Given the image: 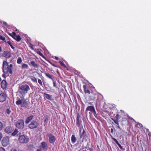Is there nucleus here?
Returning a JSON list of instances; mask_svg holds the SVG:
<instances>
[{
    "label": "nucleus",
    "mask_w": 151,
    "mask_h": 151,
    "mask_svg": "<svg viewBox=\"0 0 151 151\" xmlns=\"http://www.w3.org/2000/svg\"><path fill=\"white\" fill-rule=\"evenodd\" d=\"M2 65V70L4 73L2 75V77L6 78L11 76L13 73V65L12 64L9 65L7 61H4L3 62Z\"/></svg>",
    "instance_id": "obj_1"
},
{
    "label": "nucleus",
    "mask_w": 151,
    "mask_h": 151,
    "mask_svg": "<svg viewBox=\"0 0 151 151\" xmlns=\"http://www.w3.org/2000/svg\"><path fill=\"white\" fill-rule=\"evenodd\" d=\"M79 136L80 138L82 139V141L81 142V145L79 142L76 144L77 146H78V147L80 148V151L83 149L84 148V146L83 144H82L83 142L85 140H86V138L88 137V135L86 134V132L85 129H79Z\"/></svg>",
    "instance_id": "obj_2"
},
{
    "label": "nucleus",
    "mask_w": 151,
    "mask_h": 151,
    "mask_svg": "<svg viewBox=\"0 0 151 151\" xmlns=\"http://www.w3.org/2000/svg\"><path fill=\"white\" fill-rule=\"evenodd\" d=\"M30 89L28 85L25 84L19 86L18 87V91L21 95L27 93Z\"/></svg>",
    "instance_id": "obj_3"
},
{
    "label": "nucleus",
    "mask_w": 151,
    "mask_h": 151,
    "mask_svg": "<svg viewBox=\"0 0 151 151\" xmlns=\"http://www.w3.org/2000/svg\"><path fill=\"white\" fill-rule=\"evenodd\" d=\"M21 133L19 132L17 135V137H19L18 139L19 142L21 143H27L29 141V139L27 136L24 135H21Z\"/></svg>",
    "instance_id": "obj_4"
},
{
    "label": "nucleus",
    "mask_w": 151,
    "mask_h": 151,
    "mask_svg": "<svg viewBox=\"0 0 151 151\" xmlns=\"http://www.w3.org/2000/svg\"><path fill=\"white\" fill-rule=\"evenodd\" d=\"M39 126L38 122L35 120L32 121L29 125L28 127L30 129H35L37 128Z\"/></svg>",
    "instance_id": "obj_5"
},
{
    "label": "nucleus",
    "mask_w": 151,
    "mask_h": 151,
    "mask_svg": "<svg viewBox=\"0 0 151 151\" xmlns=\"http://www.w3.org/2000/svg\"><path fill=\"white\" fill-rule=\"evenodd\" d=\"M80 116L79 114H78L76 120V124L78 127L79 128V129H83V126L82 124V121L80 119Z\"/></svg>",
    "instance_id": "obj_6"
},
{
    "label": "nucleus",
    "mask_w": 151,
    "mask_h": 151,
    "mask_svg": "<svg viewBox=\"0 0 151 151\" xmlns=\"http://www.w3.org/2000/svg\"><path fill=\"white\" fill-rule=\"evenodd\" d=\"M16 126L19 129H23L24 127V121L22 119L19 120L17 122Z\"/></svg>",
    "instance_id": "obj_7"
},
{
    "label": "nucleus",
    "mask_w": 151,
    "mask_h": 151,
    "mask_svg": "<svg viewBox=\"0 0 151 151\" xmlns=\"http://www.w3.org/2000/svg\"><path fill=\"white\" fill-rule=\"evenodd\" d=\"M83 88L84 92L86 94L90 95L91 93H92V92H93L91 90L89 87L86 85H83Z\"/></svg>",
    "instance_id": "obj_8"
},
{
    "label": "nucleus",
    "mask_w": 151,
    "mask_h": 151,
    "mask_svg": "<svg viewBox=\"0 0 151 151\" xmlns=\"http://www.w3.org/2000/svg\"><path fill=\"white\" fill-rule=\"evenodd\" d=\"M9 137L8 136H6L4 137L2 141V145L4 147L6 146L9 143Z\"/></svg>",
    "instance_id": "obj_9"
},
{
    "label": "nucleus",
    "mask_w": 151,
    "mask_h": 151,
    "mask_svg": "<svg viewBox=\"0 0 151 151\" xmlns=\"http://www.w3.org/2000/svg\"><path fill=\"white\" fill-rule=\"evenodd\" d=\"M47 136L49 137V142L50 143H54L56 141L55 137L51 134H48Z\"/></svg>",
    "instance_id": "obj_10"
},
{
    "label": "nucleus",
    "mask_w": 151,
    "mask_h": 151,
    "mask_svg": "<svg viewBox=\"0 0 151 151\" xmlns=\"http://www.w3.org/2000/svg\"><path fill=\"white\" fill-rule=\"evenodd\" d=\"M7 97V95L4 92H2L0 94V102H3L5 101Z\"/></svg>",
    "instance_id": "obj_11"
},
{
    "label": "nucleus",
    "mask_w": 151,
    "mask_h": 151,
    "mask_svg": "<svg viewBox=\"0 0 151 151\" xmlns=\"http://www.w3.org/2000/svg\"><path fill=\"white\" fill-rule=\"evenodd\" d=\"M90 111L92 113L94 116H95L96 114V111L94 107L93 106H88L86 108V111Z\"/></svg>",
    "instance_id": "obj_12"
},
{
    "label": "nucleus",
    "mask_w": 151,
    "mask_h": 151,
    "mask_svg": "<svg viewBox=\"0 0 151 151\" xmlns=\"http://www.w3.org/2000/svg\"><path fill=\"white\" fill-rule=\"evenodd\" d=\"M40 147L44 151H46L48 149L47 144L45 142H42L41 143Z\"/></svg>",
    "instance_id": "obj_13"
},
{
    "label": "nucleus",
    "mask_w": 151,
    "mask_h": 151,
    "mask_svg": "<svg viewBox=\"0 0 151 151\" xmlns=\"http://www.w3.org/2000/svg\"><path fill=\"white\" fill-rule=\"evenodd\" d=\"M13 130V128L10 126L6 127L4 129L5 132L7 134H9L11 133Z\"/></svg>",
    "instance_id": "obj_14"
},
{
    "label": "nucleus",
    "mask_w": 151,
    "mask_h": 151,
    "mask_svg": "<svg viewBox=\"0 0 151 151\" xmlns=\"http://www.w3.org/2000/svg\"><path fill=\"white\" fill-rule=\"evenodd\" d=\"M1 87L4 90L7 87V83L6 80H3L1 81Z\"/></svg>",
    "instance_id": "obj_15"
},
{
    "label": "nucleus",
    "mask_w": 151,
    "mask_h": 151,
    "mask_svg": "<svg viewBox=\"0 0 151 151\" xmlns=\"http://www.w3.org/2000/svg\"><path fill=\"white\" fill-rule=\"evenodd\" d=\"M9 35L12 37L14 39L16 40L17 42H20L21 40V38L19 35H17L16 37L12 36L11 34H9Z\"/></svg>",
    "instance_id": "obj_16"
},
{
    "label": "nucleus",
    "mask_w": 151,
    "mask_h": 151,
    "mask_svg": "<svg viewBox=\"0 0 151 151\" xmlns=\"http://www.w3.org/2000/svg\"><path fill=\"white\" fill-rule=\"evenodd\" d=\"M44 97L45 98H46L47 99L50 101H52V96L46 93H44L43 94Z\"/></svg>",
    "instance_id": "obj_17"
},
{
    "label": "nucleus",
    "mask_w": 151,
    "mask_h": 151,
    "mask_svg": "<svg viewBox=\"0 0 151 151\" xmlns=\"http://www.w3.org/2000/svg\"><path fill=\"white\" fill-rule=\"evenodd\" d=\"M34 116L33 115H31L27 117L25 120V123L27 124L29 123L30 122L34 119Z\"/></svg>",
    "instance_id": "obj_18"
},
{
    "label": "nucleus",
    "mask_w": 151,
    "mask_h": 151,
    "mask_svg": "<svg viewBox=\"0 0 151 151\" xmlns=\"http://www.w3.org/2000/svg\"><path fill=\"white\" fill-rule=\"evenodd\" d=\"M46 76L48 78L52 80L54 79V77L52 74H50L48 73L45 72L44 73Z\"/></svg>",
    "instance_id": "obj_19"
},
{
    "label": "nucleus",
    "mask_w": 151,
    "mask_h": 151,
    "mask_svg": "<svg viewBox=\"0 0 151 151\" xmlns=\"http://www.w3.org/2000/svg\"><path fill=\"white\" fill-rule=\"evenodd\" d=\"M3 56L6 58H9L11 57V53L8 51H4L3 54Z\"/></svg>",
    "instance_id": "obj_20"
},
{
    "label": "nucleus",
    "mask_w": 151,
    "mask_h": 151,
    "mask_svg": "<svg viewBox=\"0 0 151 151\" xmlns=\"http://www.w3.org/2000/svg\"><path fill=\"white\" fill-rule=\"evenodd\" d=\"M91 95L89 96V99L90 100H94L96 98V95L93 93L92 92V93H91Z\"/></svg>",
    "instance_id": "obj_21"
},
{
    "label": "nucleus",
    "mask_w": 151,
    "mask_h": 151,
    "mask_svg": "<svg viewBox=\"0 0 151 151\" xmlns=\"http://www.w3.org/2000/svg\"><path fill=\"white\" fill-rule=\"evenodd\" d=\"M28 103L25 100H23L21 106L25 108H27L28 107Z\"/></svg>",
    "instance_id": "obj_22"
},
{
    "label": "nucleus",
    "mask_w": 151,
    "mask_h": 151,
    "mask_svg": "<svg viewBox=\"0 0 151 151\" xmlns=\"http://www.w3.org/2000/svg\"><path fill=\"white\" fill-rule=\"evenodd\" d=\"M29 65L32 66L35 68H38L39 67L38 65L34 61H31L30 62V64Z\"/></svg>",
    "instance_id": "obj_23"
},
{
    "label": "nucleus",
    "mask_w": 151,
    "mask_h": 151,
    "mask_svg": "<svg viewBox=\"0 0 151 151\" xmlns=\"http://www.w3.org/2000/svg\"><path fill=\"white\" fill-rule=\"evenodd\" d=\"M77 140L74 134L72 135L71 137V140L72 143L74 144Z\"/></svg>",
    "instance_id": "obj_24"
},
{
    "label": "nucleus",
    "mask_w": 151,
    "mask_h": 151,
    "mask_svg": "<svg viewBox=\"0 0 151 151\" xmlns=\"http://www.w3.org/2000/svg\"><path fill=\"white\" fill-rule=\"evenodd\" d=\"M29 68V66L28 65L25 63H22V66L21 67V68L22 69H28Z\"/></svg>",
    "instance_id": "obj_25"
},
{
    "label": "nucleus",
    "mask_w": 151,
    "mask_h": 151,
    "mask_svg": "<svg viewBox=\"0 0 151 151\" xmlns=\"http://www.w3.org/2000/svg\"><path fill=\"white\" fill-rule=\"evenodd\" d=\"M111 119L113 120L114 122L117 125V126L120 129V127L119 126V121H116L113 118H111Z\"/></svg>",
    "instance_id": "obj_26"
},
{
    "label": "nucleus",
    "mask_w": 151,
    "mask_h": 151,
    "mask_svg": "<svg viewBox=\"0 0 151 151\" xmlns=\"http://www.w3.org/2000/svg\"><path fill=\"white\" fill-rule=\"evenodd\" d=\"M17 129H15L14 132L12 133V136H15L16 135L17 136V134L19 133Z\"/></svg>",
    "instance_id": "obj_27"
},
{
    "label": "nucleus",
    "mask_w": 151,
    "mask_h": 151,
    "mask_svg": "<svg viewBox=\"0 0 151 151\" xmlns=\"http://www.w3.org/2000/svg\"><path fill=\"white\" fill-rule=\"evenodd\" d=\"M23 100H21L20 99H19L16 102V104L17 105H21V106L22 104Z\"/></svg>",
    "instance_id": "obj_28"
},
{
    "label": "nucleus",
    "mask_w": 151,
    "mask_h": 151,
    "mask_svg": "<svg viewBox=\"0 0 151 151\" xmlns=\"http://www.w3.org/2000/svg\"><path fill=\"white\" fill-rule=\"evenodd\" d=\"M40 56L42 57L43 58L45 59V57L43 55V54L40 51H37L36 52Z\"/></svg>",
    "instance_id": "obj_29"
},
{
    "label": "nucleus",
    "mask_w": 151,
    "mask_h": 151,
    "mask_svg": "<svg viewBox=\"0 0 151 151\" xmlns=\"http://www.w3.org/2000/svg\"><path fill=\"white\" fill-rule=\"evenodd\" d=\"M0 40L4 41V42H6L5 37L1 35H0Z\"/></svg>",
    "instance_id": "obj_30"
},
{
    "label": "nucleus",
    "mask_w": 151,
    "mask_h": 151,
    "mask_svg": "<svg viewBox=\"0 0 151 151\" xmlns=\"http://www.w3.org/2000/svg\"><path fill=\"white\" fill-rule=\"evenodd\" d=\"M120 118V117L119 115L118 114H116V116H114V119L115 120L119 121V120Z\"/></svg>",
    "instance_id": "obj_31"
},
{
    "label": "nucleus",
    "mask_w": 151,
    "mask_h": 151,
    "mask_svg": "<svg viewBox=\"0 0 151 151\" xmlns=\"http://www.w3.org/2000/svg\"><path fill=\"white\" fill-rule=\"evenodd\" d=\"M30 78L31 79V80L33 82H37V79L36 78H35V77L32 76H30Z\"/></svg>",
    "instance_id": "obj_32"
},
{
    "label": "nucleus",
    "mask_w": 151,
    "mask_h": 151,
    "mask_svg": "<svg viewBox=\"0 0 151 151\" xmlns=\"http://www.w3.org/2000/svg\"><path fill=\"white\" fill-rule=\"evenodd\" d=\"M22 59L21 57H19L17 61V63L18 64H20L22 62Z\"/></svg>",
    "instance_id": "obj_33"
},
{
    "label": "nucleus",
    "mask_w": 151,
    "mask_h": 151,
    "mask_svg": "<svg viewBox=\"0 0 151 151\" xmlns=\"http://www.w3.org/2000/svg\"><path fill=\"white\" fill-rule=\"evenodd\" d=\"M6 42L8 43V44L10 46L11 48L13 49H14L15 48V47L12 45L11 42L9 41H8Z\"/></svg>",
    "instance_id": "obj_34"
},
{
    "label": "nucleus",
    "mask_w": 151,
    "mask_h": 151,
    "mask_svg": "<svg viewBox=\"0 0 151 151\" xmlns=\"http://www.w3.org/2000/svg\"><path fill=\"white\" fill-rule=\"evenodd\" d=\"M48 121V117L47 115H46L45 117L44 122L45 123H47Z\"/></svg>",
    "instance_id": "obj_35"
},
{
    "label": "nucleus",
    "mask_w": 151,
    "mask_h": 151,
    "mask_svg": "<svg viewBox=\"0 0 151 151\" xmlns=\"http://www.w3.org/2000/svg\"><path fill=\"white\" fill-rule=\"evenodd\" d=\"M8 35H9V34L11 35L12 36H14L16 37L17 35H16V33L15 32H13L12 33H8Z\"/></svg>",
    "instance_id": "obj_36"
},
{
    "label": "nucleus",
    "mask_w": 151,
    "mask_h": 151,
    "mask_svg": "<svg viewBox=\"0 0 151 151\" xmlns=\"http://www.w3.org/2000/svg\"><path fill=\"white\" fill-rule=\"evenodd\" d=\"M48 61L50 64H51L53 66L56 67H58V66L57 65H55V64L52 63L49 60H48Z\"/></svg>",
    "instance_id": "obj_37"
},
{
    "label": "nucleus",
    "mask_w": 151,
    "mask_h": 151,
    "mask_svg": "<svg viewBox=\"0 0 151 151\" xmlns=\"http://www.w3.org/2000/svg\"><path fill=\"white\" fill-rule=\"evenodd\" d=\"M61 65L63 66L64 67H65L66 66L64 63L61 61H60L59 62Z\"/></svg>",
    "instance_id": "obj_38"
},
{
    "label": "nucleus",
    "mask_w": 151,
    "mask_h": 151,
    "mask_svg": "<svg viewBox=\"0 0 151 151\" xmlns=\"http://www.w3.org/2000/svg\"><path fill=\"white\" fill-rule=\"evenodd\" d=\"M38 83H39L40 84V85L41 86H42V81L40 79H38Z\"/></svg>",
    "instance_id": "obj_39"
},
{
    "label": "nucleus",
    "mask_w": 151,
    "mask_h": 151,
    "mask_svg": "<svg viewBox=\"0 0 151 151\" xmlns=\"http://www.w3.org/2000/svg\"><path fill=\"white\" fill-rule=\"evenodd\" d=\"M6 112L7 114H10L11 112V111L9 109H7L6 110Z\"/></svg>",
    "instance_id": "obj_40"
},
{
    "label": "nucleus",
    "mask_w": 151,
    "mask_h": 151,
    "mask_svg": "<svg viewBox=\"0 0 151 151\" xmlns=\"http://www.w3.org/2000/svg\"><path fill=\"white\" fill-rule=\"evenodd\" d=\"M53 84V86L55 87H56L57 85L56 84V81L55 80V79L52 80Z\"/></svg>",
    "instance_id": "obj_41"
},
{
    "label": "nucleus",
    "mask_w": 151,
    "mask_h": 151,
    "mask_svg": "<svg viewBox=\"0 0 151 151\" xmlns=\"http://www.w3.org/2000/svg\"><path fill=\"white\" fill-rule=\"evenodd\" d=\"M137 125L138 126V127L139 128H141L142 127V124L139 122L137 123Z\"/></svg>",
    "instance_id": "obj_42"
},
{
    "label": "nucleus",
    "mask_w": 151,
    "mask_h": 151,
    "mask_svg": "<svg viewBox=\"0 0 151 151\" xmlns=\"http://www.w3.org/2000/svg\"><path fill=\"white\" fill-rule=\"evenodd\" d=\"M3 128V124L2 123L0 122V131L2 130Z\"/></svg>",
    "instance_id": "obj_43"
},
{
    "label": "nucleus",
    "mask_w": 151,
    "mask_h": 151,
    "mask_svg": "<svg viewBox=\"0 0 151 151\" xmlns=\"http://www.w3.org/2000/svg\"><path fill=\"white\" fill-rule=\"evenodd\" d=\"M127 117H128V118L129 119H131V120H133V121L135 122V120L133 118H132V117H131V116H129L128 115H127Z\"/></svg>",
    "instance_id": "obj_44"
},
{
    "label": "nucleus",
    "mask_w": 151,
    "mask_h": 151,
    "mask_svg": "<svg viewBox=\"0 0 151 151\" xmlns=\"http://www.w3.org/2000/svg\"><path fill=\"white\" fill-rule=\"evenodd\" d=\"M112 139L116 142V144L117 143H118V142H119L115 138H112Z\"/></svg>",
    "instance_id": "obj_45"
},
{
    "label": "nucleus",
    "mask_w": 151,
    "mask_h": 151,
    "mask_svg": "<svg viewBox=\"0 0 151 151\" xmlns=\"http://www.w3.org/2000/svg\"><path fill=\"white\" fill-rule=\"evenodd\" d=\"M126 118H125L124 117H122V119L121 121V122L123 123V122L126 121Z\"/></svg>",
    "instance_id": "obj_46"
},
{
    "label": "nucleus",
    "mask_w": 151,
    "mask_h": 151,
    "mask_svg": "<svg viewBox=\"0 0 151 151\" xmlns=\"http://www.w3.org/2000/svg\"><path fill=\"white\" fill-rule=\"evenodd\" d=\"M0 151H6L5 149L2 147H0Z\"/></svg>",
    "instance_id": "obj_47"
},
{
    "label": "nucleus",
    "mask_w": 151,
    "mask_h": 151,
    "mask_svg": "<svg viewBox=\"0 0 151 151\" xmlns=\"http://www.w3.org/2000/svg\"><path fill=\"white\" fill-rule=\"evenodd\" d=\"M10 151H17V150L16 149L13 148Z\"/></svg>",
    "instance_id": "obj_48"
},
{
    "label": "nucleus",
    "mask_w": 151,
    "mask_h": 151,
    "mask_svg": "<svg viewBox=\"0 0 151 151\" xmlns=\"http://www.w3.org/2000/svg\"><path fill=\"white\" fill-rule=\"evenodd\" d=\"M120 148L122 150H124V149H123V147L122 146H120Z\"/></svg>",
    "instance_id": "obj_49"
},
{
    "label": "nucleus",
    "mask_w": 151,
    "mask_h": 151,
    "mask_svg": "<svg viewBox=\"0 0 151 151\" xmlns=\"http://www.w3.org/2000/svg\"><path fill=\"white\" fill-rule=\"evenodd\" d=\"M148 135L150 137V139H151V133H150L148 134Z\"/></svg>",
    "instance_id": "obj_50"
},
{
    "label": "nucleus",
    "mask_w": 151,
    "mask_h": 151,
    "mask_svg": "<svg viewBox=\"0 0 151 151\" xmlns=\"http://www.w3.org/2000/svg\"><path fill=\"white\" fill-rule=\"evenodd\" d=\"M30 48L31 49H32V50H33L34 49L33 46V45L30 46Z\"/></svg>",
    "instance_id": "obj_51"
},
{
    "label": "nucleus",
    "mask_w": 151,
    "mask_h": 151,
    "mask_svg": "<svg viewBox=\"0 0 151 151\" xmlns=\"http://www.w3.org/2000/svg\"><path fill=\"white\" fill-rule=\"evenodd\" d=\"M117 144L119 147L121 146V145L119 142H118V143H117Z\"/></svg>",
    "instance_id": "obj_52"
},
{
    "label": "nucleus",
    "mask_w": 151,
    "mask_h": 151,
    "mask_svg": "<svg viewBox=\"0 0 151 151\" xmlns=\"http://www.w3.org/2000/svg\"><path fill=\"white\" fill-rule=\"evenodd\" d=\"M41 149H38L36 151H41Z\"/></svg>",
    "instance_id": "obj_53"
},
{
    "label": "nucleus",
    "mask_w": 151,
    "mask_h": 151,
    "mask_svg": "<svg viewBox=\"0 0 151 151\" xmlns=\"http://www.w3.org/2000/svg\"><path fill=\"white\" fill-rule=\"evenodd\" d=\"M89 150H90V151H93V148H90Z\"/></svg>",
    "instance_id": "obj_54"
},
{
    "label": "nucleus",
    "mask_w": 151,
    "mask_h": 151,
    "mask_svg": "<svg viewBox=\"0 0 151 151\" xmlns=\"http://www.w3.org/2000/svg\"><path fill=\"white\" fill-rule=\"evenodd\" d=\"M2 51V49L1 47L0 46V52H1Z\"/></svg>",
    "instance_id": "obj_55"
},
{
    "label": "nucleus",
    "mask_w": 151,
    "mask_h": 151,
    "mask_svg": "<svg viewBox=\"0 0 151 151\" xmlns=\"http://www.w3.org/2000/svg\"><path fill=\"white\" fill-rule=\"evenodd\" d=\"M55 59L57 60H58V57H55Z\"/></svg>",
    "instance_id": "obj_56"
},
{
    "label": "nucleus",
    "mask_w": 151,
    "mask_h": 151,
    "mask_svg": "<svg viewBox=\"0 0 151 151\" xmlns=\"http://www.w3.org/2000/svg\"><path fill=\"white\" fill-rule=\"evenodd\" d=\"M121 111L122 113H124V111H122V110H121Z\"/></svg>",
    "instance_id": "obj_57"
},
{
    "label": "nucleus",
    "mask_w": 151,
    "mask_h": 151,
    "mask_svg": "<svg viewBox=\"0 0 151 151\" xmlns=\"http://www.w3.org/2000/svg\"><path fill=\"white\" fill-rule=\"evenodd\" d=\"M89 104H90V105L92 104V103H89Z\"/></svg>",
    "instance_id": "obj_58"
},
{
    "label": "nucleus",
    "mask_w": 151,
    "mask_h": 151,
    "mask_svg": "<svg viewBox=\"0 0 151 151\" xmlns=\"http://www.w3.org/2000/svg\"><path fill=\"white\" fill-rule=\"evenodd\" d=\"M17 31H18V30H17V29H16V30H15V31H16V32H17Z\"/></svg>",
    "instance_id": "obj_59"
},
{
    "label": "nucleus",
    "mask_w": 151,
    "mask_h": 151,
    "mask_svg": "<svg viewBox=\"0 0 151 151\" xmlns=\"http://www.w3.org/2000/svg\"><path fill=\"white\" fill-rule=\"evenodd\" d=\"M147 141H148V138H147Z\"/></svg>",
    "instance_id": "obj_60"
},
{
    "label": "nucleus",
    "mask_w": 151,
    "mask_h": 151,
    "mask_svg": "<svg viewBox=\"0 0 151 151\" xmlns=\"http://www.w3.org/2000/svg\"><path fill=\"white\" fill-rule=\"evenodd\" d=\"M89 114H91L90 112H89Z\"/></svg>",
    "instance_id": "obj_61"
},
{
    "label": "nucleus",
    "mask_w": 151,
    "mask_h": 151,
    "mask_svg": "<svg viewBox=\"0 0 151 151\" xmlns=\"http://www.w3.org/2000/svg\"><path fill=\"white\" fill-rule=\"evenodd\" d=\"M20 151H22V150H20Z\"/></svg>",
    "instance_id": "obj_62"
}]
</instances>
